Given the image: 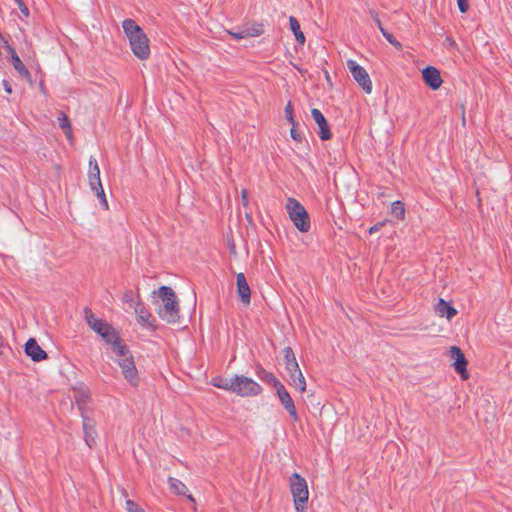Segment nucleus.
<instances>
[{
	"instance_id": "obj_23",
	"label": "nucleus",
	"mask_w": 512,
	"mask_h": 512,
	"mask_svg": "<svg viewBox=\"0 0 512 512\" xmlns=\"http://www.w3.org/2000/svg\"><path fill=\"white\" fill-rule=\"evenodd\" d=\"M289 376L291 385L297 388L300 392H304L306 390V381L300 368H297L296 371L289 372Z\"/></svg>"
},
{
	"instance_id": "obj_20",
	"label": "nucleus",
	"mask_w": 512,
	"mask_h": 512,
	"mask_svg": "<svg viewBox=\"0 0 512 512\" xmlns=\"http://www.w3.org/2000/svg\"><path fill=\"white\" fill-rule=\"evenodd\" d=\"M168 484H169L170 491L172 493H174L176 495L187 496L189 501H191L193 503L195 502V499L193 498V496L190 494H187L188 488L182 481H180L179 479L174 478V477H169Z\"/></svg>"
},
{
	"instance_id": "obj_44",
	"label": "nucleus",
	"mask_w": 512,
	"mask_h": 512,
	"mask_svg": "<svg viewBox=\"0 0 512 512\" xmlns=\"http://www.w3.org/2000/svg\"><path fill=\"white\" fill-rule=\"evenodd\" d=\"M382 226H383V223H376L375 225H373L372 227H370V229H369V233H370V234H373V233H375V232L379 231V230H380V228H381Z\"/></svg>"
},
{
	"instance_id": "obj_47",
	"label": "nucleus",
	"mask_w": 512,
	"mask_h": 512,
	"mask_svg": "<svg viewBox=\"0 0 512 512\" xmlns=\"http://www.w3.org/2000/svg\"><path fill=\"white\" fill-rule=\"evenodd\" d=\"M40 90H41L43 93H45V89H44V85H43V83H41V84H40Z\"/></svg>"
},
{
	"instance_id": "obj_24",
	"label": "nucleus",
	"mask_w": 512,
	"mask_h": 512,
	"mask_svg": "<svg viewBox=\"0 0 512 512\" xmlns=\"http://www.w3.org/2000/svg\"><path fill=\"white\" fill-rule=\"evenodd\" d=\"M122 27L129 40L135 35L143 33L142 28L133 19H125Z\"/></svg>"
},
{
	"instance_id": "obj_31",
	"label": "nucleus",
	"mask_w": 512,
	"mask_h": 512,
	"mask_svg": "<svg viewBox=\"0 0 512 512\" xmlns=\"http://www.w3.org/2000/svg\"><path fill=\"white\" fill-rule=\"evenodd\" d=\"M391 214L398 220L404 219L405 209L404 204L401 201H395L391 206Z\"/></svg>"
},
{
	"instance_id": "obj_46",
	"label": "nucleus",
	"mask_w": 512,
	"mask_h": 512,
	"mask_svg": "<svg viewBox=\"0 0 512 512\" xmlns=\"http://www.w3.org/2000/svg\"><path fill=\"white\" fill-rule=\"evenodd\" d=\"M379 30L381 31V33L384 37H386V35L389 34V32L383 27V25L381 26V28H379Z\"/></svg>"
},
{
	"instance_id": "obj_43",
	"label": "nucleus",
	"mask_w": 512,
	"mask_h": 512,
	"mask_svg": "<svg viewBox=\"0 0 512 512\" xmlns=\"http://www.w3.org/2000/svg\"><path fill=\"white\" fill-rule=\"evenodd\" d=\"M241 198H242L243 206H247V204H248V191L246 189H243L241 191Z\"/></svg>"
},
{
	"instance_id": "obj_19",
	"label": "nucleus",
	"mask_w": 512,
	"mask_h": 512,
	"mask_svg": "<svg viewBox=\"0 0 512 512\" xmlns=\"http://www.w3.org/2000/svg\"><path fill=\"white\" fill-rule=\"evenodd\" d=\"M74 398L81 415H85V409L90 401V393L86 388H75Z\"/></svg>"
},
{
	"instance_id": "obj_29",
	"label": "nucleus",
	"mask_w": 512,
	"mask_h": 512,
	"mask_svg": "<svg viewBox=\"0 0 512 512\" xmlns=\"http://www.w3.org/2000/svg\"><path fill=\"white\" fill-rule=\"evenodd\" d=\"M59 127L63 130L67 138L72 137V126L68 116L64 112H60L58 116Z\"/></svg>"
},
{
	"instance_id": "obj_45",
	"label": "nucleus",
	"mask_w": 512,
	"mask_h": 512,
	"mask_svg": "<svg viewBox=\"0 0 512 512\" xmlns=\"http://www.w3.org/2000/svg\"><path fill=\"white\" fill-rule=\"evenodd\" d=\"M379 30L381 31V33L384 37H386V35L389 34V32L383 27V25L381 26V28H379Z\"/></svg>"
},
{
	"instance_id": "obj_9",
	"label": "nucleus",
	"mask_w": 512,
	"mask_h": 512,
	"mask_svg": "<svg viewBox=\"0 0 512 512\" xmlns=\"http://www.w3.org/2000/svg\"><path fill=\"white\" fill-rule=\"evenodd\" d=\"M450 354L451 358L454 359L453 366L455 371L460 374L463 379H467V360L462 350L457 346H452L450 348Z\"/></svg>"
},
{
	"instance_id": "obj_17",
	"label": "nucleus",
	"mask_w": 512,
	"mask_h": 512,
	"mask_svg": "<svg viewBox=\"0 0 512 512\" xmlns=\"http://www.w3.org/2000/svg\"><path fill=\"white\" fill-rule=\"evenodd\" d=\"M88 180L91 189H95L97 186L102 185L100 179V168L96 158L93 156H90L89 158Z\"/></svg>"
},
{
	"instance_id": "obj_10",
	"label": "nucleus",
	"mask_w": 512,
	"mask_h": 512,
	"mask_svg": "<svg viewBox=\"0 0 512 512\" xmlns=\"http://www.w3.org/2000/svg\"><path fill=\"white\" fill-rule=\"evenodd\" d=\"M311 116L319 127L318 135L320 139L324 141L331 139L332 133L323 113L319 109L313 108L311 110Z\"/></svg>"
},
{
	"instance_id": "obj_37",
	"label": "nucleus",
	"mask_w": 512,
	"mask_h": 512,
	"mask_svg": "<svg viewBox=\"0 0 512 512\" xmlns=\"http://www.w3.org/2000/svg\"><path fill=\"white\" fill-rule=\"evenodd\" d=\"M385 39L397 50H402V44L391 33L386 35Z\"/></svg>"
},
{
	"instance_id": "obj_18",
	"label": "nucleus",
	"mask_w": 512,
	"mask_h": 512,
	"mask_svg": "<svg viewBox=\"0 0 512 512\" xmlns=\"http://www.w3.org/2000/svg\"><path fill=\"white\" fill-rule=\"evenodd\" d=\"M134 312L137 315V321L145 326L152 327L153 322L155 321L152 314L144 307L141 302H137L134 307Z\"/></svg>"
},
{
	"instance_id": "obj_28",
	"label": "nucleus",
	"mask_w": 512,
	"mask_h": 512,
	"mask_svg": "<svg viewBox=\"0 0 512 512\" xmlns=\"http://www.w3.org/2000/svg\"><path fill=\"white\" fill-rule=\"evenodd\" d=\"M289 23H290V29L292 30L297 42H299L300 44H304L305 36L300 29V24H299L298 20L294 16H290Z\"/></svg>"
},
{
	"instance_id": "obj_12",
	"label": "nucleus",
	"mask_w": 512,
	"mask_h": 512,
	"mask_svg": "<svg viewBox=\"0 0 512 512\" xmlns=\"http://www.w3.org/2000/svg\"><path fill=\"white\" fill-rule=\"evenodd\" d=\"M422 77L425 84L433 90H437L440 88L442 84V78L440 75V71L433 67L428 66L422 70Z\"/></svg>"
},
{
	"instance_id": "obj_36",
	"label": "nucleus",
	"mask_w": 512,
	"mask_h": 512,
	"mask_svg": "<svg viewBox=\"0 0 512 512\" xmlns=\"http://www.w3.org/2000/svg\"><path fill=\"white\" fill-rule=\"evenodd\" d=\"M290 135H291L293 140H295L297 142H301L302 141V134L298 130V126L291 125Z\"/></svg>"
},
{
	"instance_id": "obj_4",
	"label": "nucleus",
	"mask_w": 512,
	"mask_h": 512,
	"mask_svg": "<svg viewBox=\"0 0 512 512\" xmlns=\"http://www.w3.org/2000/svg\"><path fill=\"white\" fill-rule=\"evenodd\" d=\"M262 392V387L253 379L244 375L234 376L233 393L242 397L257 396Z\"/></svg>"
},
{
	"instance_id": "obj_22",
	"label": "nucleus",
	"mask_w": 512,
	"mask_h": 512,
	"mask_svg": "<svg viewBox=\"0 0 512 512\" xmlns=\"http://www.w3.org/2000/svg\"><path fill=\"white\" fill-rule=\"evenodd\" d=\"M285 368L288 372L296 371L299 368L298 362L296 360L294 351L291 347L287 346L283 349Z\"/></svg>"
},
{
	"instance_id": "obj_7",
	"label": "nucleus",
	"mask_w": 512,
	"mask_h": 512,
	"mask_svg": "<svg viewBox=\"0 0 512 512\" xmlns=\"http://www.w3.org/2000/svg\"><path fill=\"white\" fill-rule=\"evenodd\" d=\"M118 364L121 367L124 378L132 386L136 387L139 383V377L132 355H129V357L123 359H119Z\"/></svg>"
},
{
	"instance_id": "obj_41",
	"label": "nucleus",
	"mask_w": 512,
	"mask_h": 512,
	"mask_svg": "<svg viewBox=\"0 0 512 512\" xmlns=\"http://www.w3.org/2000/svg\"><path fill=\"white\" fill-rule=\"evenodd\" d=\"M234 38L236 39H244V38H247V35H246V32L245 30H241V31H238V32H229Z\"/></svg>"
},
{
	"instance_id": "obj_38",
	"label": "nucleus",
	"mask_w": 512,
	"mask_h": 512,
	"mask_svg": "<svg viewBox=\"0 0 512 512\" xmlns=\"http://www.w3.org/2000/svg\"><path fill=\"white\" fill-rule=\"evenodd\" d=\"M19 10L21 11V13L28 17L29 16V9L28 7L25 5L24 1L23 0H15Z\"/></svg>"
},
{
	"instance_id": "obj_15",
	"label": "nucleus",
	"mask_w": 512,
	"mask_h": 512,
	"mask_svg": "<svg viewBox=\"0 0 512 512\" xmlns=\"http://www.w3.org/2000/svg\"><path fill=\"white\" fill-rule=\"evenodd\" d=\"M6 50L10 55L12 65L14 69L27 81L31 82V74L26 66L23 64L15 49L6 43Z\"/></svg>"
},
{
	"instance_id": "obj_13",
	"label": "nucleus",
	"mask_w": 512,
	"mask_h": 512,
	"mask_svg": "<svg viewBox=\"0 0 512 512\" xmlns=\"http://www.w3.org/2000/svg\"><path fill=\"white\" fill-rule=\"evenodd\" d=\"M24 350L26 355L35 362H40L48 358V354L40 347L34 338H30L25 343Z\"/></svg>"
},
{
	"instance_id": "obj_27",
	"label": "nucleus",
	"mask_w": 512,
	"mask_h": 512,
	"mask_svg": "<svg viewBox=\"0 0 512 512\" xmlns=\"http://www.w3.org/2000/svg\"><path fill=\"white\" fill-rule=\"evenodd\" d=\"M101 337L111 347L121 340L119 332L112 325L103 332Z\"/></svg>"
},
{
	"instance_id": "obj_34",
	"label": "nucleus",
	"mask_w": 512,
	"mask_h": 512,
	"mask_svg": "<svg viewBox=\"0 0 512 512\" xmlns=\"http://www.w3.org/2000/svg\"><path fill=\"white\" fill-rule=\"evenodd\" d=\"M285 118L288 120V122L291 124V125H294V126H298V122L294 119V116H293V106H292V103L291 101H289L285 107Z\"/></svg>"
},
{
	"instance_id": "obj_16",
	"label": "nucleus",
	"mask_w": 512,
	"mask_h": 512,
	"mask_svg": "<svg viewBox=\"0 0 512 512\" xmlns=\"http://www.w3.org/2000/svg\"><path fill=\"white\" fill-rule=\"evenodd\" d=\"M237 292L241 301L248 305L251 300V291L244 273H238L236 276Z\"/></svg>"
},
{
	"instance_id": "obj_26",
	"label": "nucleus",
	"mask_w": 512,
	"mask_h": 512,
	"mask_svg": "<svg viewBox=\"0 0 512 512\" xmlns=\"http://www.w3.org/2000/svg\"><path fill=\"white\" fill-rule=\"evenodd\" d=\"M256 375L264 382L272 385L274 388L277 387L281 382L275 377L272 372L266 371L262 366H258L256 369Z\"/></svg>"
},
{
	"instance_id": "obj_39",
	"label": "nucleus",
	"mask_w": 512,
	"mask_h": 512,
	"mask_svg": "<svg viewBox=\"0 0 512 512\" xmlns=\"http://www.w3.org/2000/svg\"><path fill=\"white\" fill-rule=\"evenodd\" d=\"M458 8L461 13H466L469 9L468 0H457Z\"/></svg>"
},
{
	"instance_id": "obj_35",
	"label": "nucleus",
	"mask_w": 512,
	"mask_h": 512,
	"mask_svg": "<svg viewBox=\"0 0 512 512\" xmlns=\"http://www.w3.org/2000/svg\"><path fill=\"white\" fill-rule=\"evenodd\" d=\"M127 512H145L136 502L133 500L126 501Z\"/></svg>"
},
{
	"instance_id": "obj_25",
	"label": "nucleus",
	"mask_w": 512,
	"mask_h": 512,
	"mask_svg": "<svg viewBox=\"0 0 512 512\" xmlns=\"http://www.w3.org/2000/svg\"><path fill=\"white\" fill-rule=\"evenodd\" d=\"M211 384L214 387L224 389V390H227V391H230L233 393L234 377L227 378V377L217 376V377L212 378Z\"/></svg>"
},
{
	"instance_id": "obj_3",
	"label": "nucleus",
	"mask_w": 512,
	"mask_h": 512,
	"mask_svg": "<svg viewBox=\"0 0 512 512\" xmlns=\"http://www.w3.org/2000/svg\"><path fill=\"white\" fill-rule=\"evenodd\" d=\"M290 490L293 496L296 512H304L307 508L309 497L306 480L298 473L290 477Z\"/></svg>"
},
{
	"instance_id": "obj_1",
	"label": "nucleus",
	"mask_w": 512,
	"mask_h": 512,
	"mask_svg": "<svg viewBox=\"0 0 512 512\" xmlns=\"http://www.w3.org/2000/svg\"><path fill=\"white\" fill-rule=\"evenodd\" d=\"M158 296L163 301V306L158 309L159 317L170 324L178 323L180 320L179 306L173 289L169 286H161L158 289Z\"/></svg>"
},
{
	"instance_id": "obj_2",
	"label": "nucleus",
	"mask_w": 512,
	"mask_h": 512,
	"mask_svg": "<svg viewBox=\"0 0 512 512\" xmlns=\"http://www.w3.org/2000/svg\"><path fill=\"white\" fill-rule=\"evenodd\" d=\"M285 208L295 227L301 232H308L311 225L305 207L298 200L290 197L287 199Z\"/></svg>"
},
{
	"instance_id": "obj_14",
	"label": "nucleus",
	"mask_w": 512,
	"mask_h": 512,
	"mask_svg": "<svg viewBox=\"0 0 512 512\" xmlns=\"http://www.w3.org/2000/svg\"><path fill=\"white\" fill-rule=\"evenodd\" d=\"M83 422L84 441L88 447H92L95 444L97 437V431L95 429V421L87 415H81Z\"/></svg>"
},
{
	"instance_id": "obj_21",
	"label": "nucleus",
	"mask_w": 512,
	"mask_h": 512,
	"mask_svg": "<svg viewBox=\"0 0 512 512\" xmlns=\"http://www.w3.org/2000/svg\"><path fill=\"white\" fill-rule=\"evenodd\" d=\"M435 310L440 317L445 316L448 320H451L457 314V310L442 298L439 299Z\"/></svg>"
},
{
	"instance_id": "obj_42",
	"label": "nucleus",
	"mask_w": 512,
	"mask_h": 512,
	"mask_svg": "<svg viewBox=\"0 0 512 512\" xmlns=\"http://www.w3.org/2000/svg\"><path fill=\"white\" fill-rule=\"evenodd\" d=\"M2 85H3V88L6 91V93H8V94L12 93V87H11V84H10V82L8 80L4 79L2 81Z\"/></svg>"
},
{
	"instance_id": "obj_6",
	"label": "nucleus",
	"mask_w": 512,
	"mask_h": 512,
	"mask_svg": "<svg viewBox=\"0 0 512 512\" xmlns=\"http://www.w3.org/2000/svg\"><path fill=\"white\" fill-rule=\"evenodd\" d=\"M130 47L133 54L141 60H145L150 55V46L149 39L147 35L143 32L141 34L135 35L132 39L129 40Z\"/></svg>"
},
{
	"instance_id": "obj_30",
	"label": "nucleus",
	"mask_w": 512,
	"mask_h": 512,
	"mask_svg": "<svg viewBox=\"0 0 512 512\" xmlns=\"http://www.w3.org/2000/svg\"><path fill=\"white\" fill-rule=\"evenodd\" d=\"M111 349L113 350V352L116 353L117 356L122 357V359L129 357V355H131L127 345L124 343L122 339L119 340L115 345H113Z\"/></svg>"
},
{
	"instance_id": "obj_5",
	"label": "nucleus",
	"mask_w": 512,
	"mask_h": 512,
	"mask_svg": "<svg viewBox=\"0 0 512 512\" xmlns=\"http://www.w3.org/2000/svg\"><path fill=\"white\" fill-rule=\"evenodd\" d=\"M346 66L359 86H361L367 94H370L372 91V82L367 71L352 59L347 60Z\"/></svg>"
},
{
	"instance_id": "obj_8",
	"label": "nucleus",
	"mask_w": 512,
	"mask_h": 512,
	"mask_svg": "<svg viewBox=\"0 0 512 512\" xmlns=\"http://www.w3.org/2000/svg\"><path fill=\"white\" fill-rule=\"evenodd\" d=\"M275 390L283 407L289 413L290 417L296 421L298 419L297 410L294 401L285 386L280 383L277 387H275Z\"/></svg>"
},
{
	"instance_id": "obj_32",
	"label": "nucleus",
	"mask_w": 512,
	"mask_h": 512,
	"mask_svg": "<svg viewBox=\"0 0 512 512\" xmlns=\"http://www.w3.org/2000/svg\"><path fill=\"white\" fill-rule=\"evenodd\" d=\"M247 37L259 36L264 32L263 25L254 23L250 27L244 29Z\"/></svg>"
},
{
	"instance_id": "obj_11",
	"label": "nucleus",
	"mask_w": 512,
	"mask_h": 512,
	"mask_svg": "<svg viewBox=\"0 0 512 512\" xmlns=\"http://www.w3.org/2000/svg\"><path fill=\"white\" fill-rule=\"evenodd\" d=\"M84 316L89 327L100 336L111 326L107 321L96 318L89 307L84 308Z\"/></svg>"
},
{
	"instance_id": "obj_33",
	"label": "nucleus",
	"mask_w": 512,
	"mask_h": 512,
	"mask_svg": "<svg viewBox=\"0 0 512 512\" xmlns=\"http://www.w3.org/2000/svg\"><path fill=\"white\" fill-rule=\"evenodd\" d=\"M92 190L96 193V196H97V198L99 199V201H100L101 206L103 207V209L107 210V209H108V201H107V199H106V196H105V192H104L103 186H102V185L97 186V188L92 189Z\"/></svg>"
},
{
	"instance_id": "obj_40",
	"label": "nucleus",
	"mask_w": 512,
	"mask_h": 512,
	"mask_svg": "<svg viewBox=\"0 0 512 512\" xmlns=\"http://www.w3.org/2000/svg\"><path fill=\"white\" fill-rule=\"evenodd\" d=\"M373 21L375 22V24L377 25L378 28H381L382 26V23H381V20L379 18V15L378 13L375 11V10H370L369 11Z\"/></svg>"
}]
</instances>
